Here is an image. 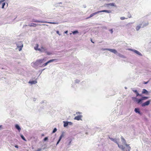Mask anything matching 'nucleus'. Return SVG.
Returning <instances> with one entry per match:
<instances>
[{
    "label": "nucleus",
    "instance_id": "obj_1",
    "mask_svg": "<svg viewBox=\"0 0 151 151\" xmlns=\"http://www.w3.org/2000/svg\"><path fill=\"white\" fill-rule=\"evenodd\" d=\"M39 47V45L38 44H36V46L35 47H34V49L36 50H38L40 52H45L46 51V49L45 47L42 46L41 47V48H38V47Z\"/></svg>",
    "mask_w": 151,
    "mask_h": 151
},
{
    "label": "nucleus",
    "instance_id": "obj_2",
    "mask_svg": "<svg viewBox=\"0 0 151 151\" xmlns=\"http://www.w3.org/2000/svg\"><path fill=\"white\" fill-rule=\"evenodd\" d=\"M17 48L19 49V51H20L22 50V48L23 47V44L21 41L18 42L17 43Z\"/></svg>",
    "mask_w": 151,
    "mask_h": 151
},
{
    "label": "nucleus",
    "instance_id": "obj_3",
    "mask_svg": "<svg viewBox=\"0 0 151 151\" xmlns=\"http://www.w3.org/2000/svg\"><path fill=\"white\" fill-rule=\"evenodd\" d=\"M33 22H41L42 23H49L50 24H55L56 23H55V22H47L46 21H38L37 20H34L33 21Z\"/></svg>",
    "mask_w": 151,
    "mask_h": 151
},
{
    "label": "nucleus",
    "instance_id": "obj_4",
    "mask_svg": "<svg viewBox=\"0 0 151 151\" xmlns=\"http://www.w3.org/2000/svg\"><path fill=\"white\" fill-rule=\"evenodd\" d=\"M151 102V100H148L146 102L142 103V106L143 107L148 105Z\"/></svg>",
    "mask_w": 151,
    "mask_h": 151
},
{
    "label": "nucleus",
    "instance_id": "obj_5",
    "mask_svg": "<svg viewBox=\"0 0 151 151\" xmlns=\"http://www.w3.org/2000/svg\"><path fill=\"white\" fill-rule=\"evenodd\" d=\"M132 99L133 100H135V101L138 103L139 104L142 102V98L141 99H137L136 97H132Z\"/></svg>",
    "mask_w": 151,
    "mask_h": 151
},
{
    "label": "nucleus",
    "instance_id": "obj_6",
    "mask_svg": "<svg viewBox=\"0 0 151 151\" xmlns=\"http://www.w3.org/2000/svg\"><path fill=\"white\" fill-rule=\"evenodd\" d=\"M46 60L44 59H39L37 60L36 61V63L37 64H41L43 63Z\"/></svg>",
    "mask_w": 151,
    "mask_h": 151
},
{
    "label": "nucleus",
    "instance_id": "obj_7",
    "mask_svg": "<svg viewBox=\"0 0 151 151\" xmlns=\"http://www.w3.org/2000/svg\"><path fill=\"white\" fill-rule=\"evenodd\" d=\"M124 149L123 151H129L130 149V147L129 146V145H126V146L124 147Z\"/></svg>",
    "mask_w": 151,
    "mask_h": 151
},
{
    "label": "nucleus",
    "instance_id": "obj_8",
    "mask_svg": "<svg viewBox=\"0 0 151 151\" xmlns=\"http://www.w3.org/2000/svg\"><path fill=\"white\" fill-rule=\"evenodd\" d=\"M82 116L81 115H78L75 117L74 119L77 120H81V118Z\"/></svg>",
    "mask_w": 151,
    "mask_h": 151
},
{
    "label": "nucleus",
    "instance_id": "obj_9",
    "mask_svg": "<svg viewBox=\"0 0 151 151\" xmlns=\"http://www.w3.org/2000/svg\"><path fill=\"white\" fill-rule=\"evenodd\" d=\"M54 60H50L48 61L46 63H45L43 64L42 65V66L43 67L47 65V64L48 63H50L52 62L53 61H54Z\"/></svg>",
    "mask_w": 151,
    "mask_h": 151
},
{
    "label": "nucleus",
    "instance_id": "obj_10",
    "mask_svg": "<svg viewBox=\"0 0 151 151\" xmlns=\"http://www.w3.org/2000/svg\"><path fill=\"white\" fill-rule=\"evenodd\" d=\"M107 50H109L111 52H112L114 54H116L117 53V51L115 49H107Z\"/></svg>",
    "mask_w": 151,
    "mask_h": 151
},
{
    "label": "nucleus",
    "instance_id": "obj_11",
    "mask_svg": "<svg viewBox=\"0 0 151 151\" xmlns=\"http://www.w3.org/2000/svg\"><path fill=\"white\" fill-rule=\"evenodd\" d=\"M98 13H99V11L98 12H96L95 13H92V14H91L88 17L86 18V19H88L94 16L95 15Z\"/></svg>",
    "mask_w": 151,
    "mask_h": 151
},
{
    "label": "nucleus",
    "instance_id": "obj_12",
    "mask_svg": "<svg viewBox=\"0 0 151 151\" xmlns=\"http://www.w3.org/2000/svg\"><path fill=\"white\" fill-rule=\"evenodd\" d=\"M99 13L102 12H105L107 13H110L111 12V10H102L101 11H99Z\"/></svg>",
    "mask_w": 151,
    "mask_h": 151
},
{
    "label": "nucleus",
    "instance_id": "obj_13",
    "mask_svg": "<svg viewBox=\"0 0 151 151\" xmlns=\"http://www.w3.org/2000/svg\"><path fill=\"white\" fill-rule=\"evenodd\" d=\"M134 111L136 113H137L141 115V113L140 111H139V108H135L134 109Z\"/></svg>",
    "mask_w": 151,
    "mask_h": 151
},
{
    "label": "nucleus",
    "instance_id": "obj_14",
    "mask_svg": "<svg viewBox=\"0 0 151 151\" xmlns=\"http://www.w3.org/2000/svg\"><path fill=\"white\" fill-rule=\"evenodd\" d=\"M63 136H64V135H63V134H62L61 135V136H60V137H59V139L58 140V142H57V143L56 145H57L59 143V142H60V141L61 140V139L63 137Z\"/></svg>",
    "mask_w": 151,
    "mask_h": 151
},
{
    "label": "nucleus",
    "instance_id": "obj_15",
    "mask_svg": "<svg viewBox=\"0 0 151 151\" xmlns=\"http://www.w3.org/2000/svg\"><path fill=\"white\" fill-rule=\"evenodd\" d=\"M133 91L134 92V93H135L136 94V96H141V95L139 94L137 90H133Z\"/></svg>",
    "mask_w": 151,
    "mask_h": 151
},
{
    "label": "nucleus",
    "instance_id": "obj_16",
    "mask_svg": "<svg viewBox=\"0 0 151 151\" xmlns=\"http://www.w3.org/2000/svg\"><path fill=\"white\" fill-rule=\"evenodd\" d=\"M28 26L29 27H35L37 26V24L34 23H32L29 24Z\"/></svg>",
    "mask_w": 151,
    "mask_h": 151
},
{
    "label": "nucleus",
    "instance_id": "obj_17",
    "mask_svg": "<svg viewBox=\"0 0 151 151\" xmlns=\"http://www.w3.org/2000/svg\"><path fill=\"white\" fill-rule=\"evenodd\" d=\"M37 81H29V83L32 84H35L37 83Z\"/></svg>",
    "mask_w": 151,
    "mask_h": 151
},
{
    "label": "nucleus",
    "instance_id": "obj_18",
    "mask_svg": "<svg viewBox=\"0 0 151 151\" xmlns=\"http://www.w3.org/2000/svg\"><path fill=\"white\" fill-rule=\"evenodd\" d=\"M142 25V24H139L136 27V29L137 31H138L139 29L141 27Z\"/></svg>",
    "mask_w": 151,
    "mask_h": 151
},
{
    "label": "nucleus",
    "instance_id": "obj_19",
    "mask_svg": "<svg viewBox=\"0 0 151 151\" xmlns=\"http://www.w3.org/2000/svg\"><path fill=\"white\" fill-rule=\"evenodd\" d=\"M116 143H117V144H118V147L123 150H124V146L122 145H119L118 143L116 142Z\"/></svg>",
    "mask_w": 151,
    "mask_h": 151
},
{
    "label": "nucleus",
    "instance_id": "obj_20",
    "mask_svg": "<svg viewBox=\"0 0 151 151\" xmlns=\"http://www.w3.org/2000/svg\"><path fill=\"white\" fill-rule=\"evenodd\" d=\"M15 126L16 128L18 130L19 132H20L21 130V128H20L19 126V125L18 124H16L15 125Z\"/></svg>",
    "mask_w": 151,
    "mask_h": 151
},
{
    "label": "nucleus",
    "instance_id": "obj_21",
    "mask_svg": "<svg viewBox=\"0 0 151 151\" xmlns=\"http://www.w3.org/2000/svg\"><path fill=\"white\" fill-rule=\"evenodd\" d=\"M106 6H115V4L114 3H112L107 4L106 5Z\"/></svg>",
    "mask_w": 151,
    "mask_h": 151
},
{
    "label": "nucleus",
    "instance_id": "obj_22",
    "mask_svg": "<svg viewBox=\"0 0 151 151\" xmlns=\"http://www.w3.org/2000/svg\"><path fill=\"white\" fill-rule=\"evenodd\" d=\"M134 52L135 53H136L137 54H138V55H142L141 53L137 50H134Z\"/></svg>",
    "mask_w": 151,
    "mask_h": 151
},
{
    "label": "nucleus",
    "instance_id": "obj_23",
    "mask_svg": "<svg viewBox=\"0 0 151 151\" xmlns=\"http://www.w3.org/2000/svg\"><path fill=\"white\" fill-rule=\"evenodd\" d=\"M142 93H147L148 91L145 89H143L142 92Z\"/></svg>",
    "mask_w": 151,
    "mask_h": 151
},
{
    "label": "nucleus",
    "instance_id": "obj_24",
    "mask_svg": "<svg viewBox=\"0 0 151 151\" xmlns=\"http://www.w3.org/2000/svg\"><path fill=\"white\" fill-rule=\"evenodd\" d=\"M148 98H149L148 97L144 96V97H142V100H146V99H148Z\"/></svg>",
    "mask_w": 151,
    "mask_h": 151
},
{
    "label": "nucleus",
    "instance_id": "obj_25",
    "mask_svg": "<svg viewBox=\"0 0 151 151\" xmlns=\"http://www.w3.org/2000/svg\"><path fill=\"white\" fill-rule=\"evenodd\" d=\"M20 136L21 137V138L23 140H24V141H26V139H25V138H24V136L22 135H20Z\"/></svg>",
    "mask_w": 151,
    "mask_h": 151
},
{
    "label": "nucleus",
    "instance_id": "obj_26",
    "mask_svg": "<svg viewBox=\"0 0 151 151\" xmlns=\"http://www.w3.org/2000/svg\"><path fill=\"white\" fill-rule=\"evenodd\" d=\"M64 127H66L68 125V122H64Z\"/></svg>",
    "mask_w": 151,
    "mask_h": 151
},
{
    "label": "nucleus",
    "instance_id": "obj_27",
    "mask_svg": "<svg viewBox=\"0 0 151 151\" xmlns=\"http://www.w3.org/2000/svg\"><path fill=\"white\" fill-rule=\"evenodd\" d=\"M128 17L129 18H130L131 17V14H130V13L128 12Z\"/></svg>",
    "mask_w": 151,
    "mask_h": 151
},
{
    "label": "nucleus",
    "instance_id": "obj_28",
    "mask_svg": "<svg viewBox=\"0 0 151 151\" xmlns=\"http://www.w3.org/2000/svg\"><path fill=\"white\" fill-rule=\"evenodd\" d=\"M148 23L147 22V23H146L145 24H143V26L142 27H144L145 26H146L148 25Z\"/></svg>",
    "mask_w": 151,
    "mask_h": 151
},
{
    "label": "nucleus",
    "instance_id": "obj_29",
    "mask_svg": "<svg viewBox=\"0 0 151 151\" xmlns=\"http://www.w3.org/2000/svg\"><path fill=\"white\" fill-rule=\"evenodd\" d=\"M57 129L56 128H55L52 131V133H54L57 131Z\"/></svg>",
    "mask_w": 151,
    "mask_h": 151
},
{
    "label": "nucleus",
    "instance_id": "obj_30",
    "mask_svg": "<svg viewBox=\"0 0 151 151\" xmlns=\"http://www.w3.org/2000/svg\"><path fill=\"white\" fill-rule=\"evenodd\" d=\"M5 5V2H3L2 3V8H4V6Z\"/></svg>",
    "mask_w": 151,
    "mask_h": 151
},
{
    "label": "nucleus",
    "instance_id": "obj_31",
    "mask_svg": "<svg viewBox=\"0 0 151 151\" xmlns=\"http://www.w3.org/2000/svg\"><path fill=\"white\" fill-rule=\"evenodd\" d=\"M127 18H125L124 17H122L120 18L121 20H123L125 19H127Z\"/></svg>",
    "mask_w": 151,
    "mask_h": 151
},
{
    "label": "nucleus",
    "instance_id": "obj_32",
    "mask_svg": "<svg viewBox=\"0 0 151 151\" xmlns=\"http://www.w3.org/2000/svg\"><path fill=\"white\" fill-rule=\"evenodd\" d=\"M45 52H46V53L48 55H50L51 54V53L49 52H47L46 51Z\"/></svg>",
    "mask_w": 151,
    "mask_h": 151
},
{
    "label": "nucleus",
    "instance_id": "obj_33",
    "mask_svg": "<svg viewBox=\"0 0 151 151\" xmlns=\"http://www.w3.org/2000/svg\"><path fill=\"white\" fill-rule=\"evenodd\" d=\"M48 138L47 137H45L44 138V139L43 140L44 141H46V140H48Z\"/></svg>",
    "mask_w": 151,
    "mask_h": 151
},
{
    "label": "nucleus",
    "instance_id": "obj_34",
    "mask_svg": "<svg viewBox=\"0 0 151 151\" xmlns=\"http://www.w3.org/2000/svg\"><path fill=\"white\" fill-rule=\"evenodd\" d=\"M42 148H38L35 151H41L42 150Z\"/></svg>",
    "mask_w": 151,
    "mask_h": 151
},
{
    "label": "nucleus",
    "instance_id": "obj_35",
    "mask_svg": "<svg viewBox=\"0 0 151 151\" xmlns=\"http://www.w3.org/2000/svg\"><path fill=\"white\" fill-rule=\"evenodd\" d=\"M78 33V31H74V32H73V34H76V33Z\"/></svg>",
    "mask_w": 151,
    "mask_h": 151
},
{
    "label": "nucleus",
    "instance_id": "obj_36",
    "mask_svg": "<svg viewBox=\"0 0 151 151\" xmlns=\"http://www.w3.org/2000/svg\"><path fill=\"white\" fill-rule=\"evenodd\" d=\"M81 114V113L80 112H76V114Z\"/></svg>",
    "mask_w": 151,
    "mask_h": 151
},
{
    "label": "nucleus",
    "instance_id": "obj_37",
    "mask_svg": "<svg viewBox=\"0 0 151 151\" xmlns=\"http://www.w3.org/2000/svg\"><path fill=\"white\" fill-rule=\"evenodd\" d=\"M148 82H149V81H147V82H145V81H144L143 82V83L144 84H146Z\"/></svg>",
    "mask_w": 151,
    "mask_h": 151
},
{
    "label": "nucleus",
    "instance_id": "obj_38",
    "mask_svg": "<svg viewBox=\"0 0 151 151\" xmlns=\"http://www.w3.org/2000/svg\"><path fill=\"white\" fill-rule=\"evenodd\" d=\"M109 31L111 32V33L112 34L113 32V29H110Z\"/></svg>",
    "mask_w": 151,
    "mask_h": 151
},
{
    "label": "nucleus",
    "instance_id": "obj_39",
    "mask_svg": "<svg viewBox=\"0 0 151 151\" xmlns=\"http://www.w3.org/2000/svg\"><path fill=\"white\" fill-rule=\"evenodd\" d=\"M56 32H57V34H58V35H60V34L59 33V32L58 31H57Z\"/></svg>",
    "mask_w": 151,
    "mask_h": 151
},
{
    "label": "nucleus",
    "instance_id": "obj_40",
    "mask_svg": "<svg viewBox=\"0 0 151 151\" xmlns=\"http://www.w3.org/2000/svg\"><path fill=\"white\" fill-rule=\"evenodd\" d=\"M5 0H1V1H0V4L2 2L4 1Z\"/></svg>",
    "mask_w": 151,
    "mask_h": 151
},
{
    "label": "nucleus",
    "instance_id": "obj_41",
    "mask_svg": "<svg viewBox=\"0 0 151 151\" xmlns=\"http://www.w3.org/2000/svg\"><path fill=\"white\" fill-rule=\"evenodd\" d=\"M110 139L112 141H115V139L112 138H110Z\"/></svg>",
    "mask_w": 151,
    "mask_h": 151
},
{
    "label": "nucleus",
    "instance_id": "obj_42",
    "mask_svg": "<svg viewBox=\"0 0 151 151\" xmlns=\"http://www.w3.org/2000/svg\"><path fill=\"white\" fill-rule=\"evenodd\" d=\"M15 147H16V148H18V146L17 145H15Z\"/></svg>",
    "mask_w": 151,
    "mask_h": 151
},
{
    "label": "nucleus",
    "instance_id": "obj_43",
    "mask_svg": "<svg viewBox=\"0 0 151 151\" xmlns=\"http://www.w3.org/2000/svg\"><path fill=\"white\" fill-rule=\"evenodd\" d=\"M42 136H44V134H42Z\"/></svg>",
    "mask_w": 151,
    "mask_h": 151
},
{
    "label": "nucleus",
    "instance_id": "obj_44",
    "mask_svg": "<svg viewBox=\"0 0 151 151\" xmlns=\"http://www.w3.org/2000/svg\"><path fill=\"white\" fill-rule=\"evenodd\" d=\"M68 32V31H66L65 32V33H67Z\"/></svg>",
    "mask_w": 151,
    "mask_h": 151
},
{
    "label": "nucleus",
    "instance_id": "obj_45",
    "mask_svg": "<svg viewBox=\"0 0 151 151\" xmlns=\"http://www.w3.org/2000/svg\"><path fill=\"white\" fill-rule=\"evenodd\" d=\"M91 42H92V43H94V42H93V41H92V40H91Z\"/></svg>",
    "mask_w": 151,
    "mask_h": 151
},
{
    "label": "nucleus",
    "instance_id": "obj_46",
    "mask_svg": "<svg viewBox=\"0 0 151 151\" xmlns=\"http://www.w3.org/2000/svg\"><path fill=\"white\" fill-rule=\"evenodd\" d=\"M1 126H2V125H0V128H1Z\"/></svg>",
    "mask_w": 151,
    "mask_h": 151
},
{
    "label": "nucleus",
    "instance_id": "obj_47",
    "mask_svg": "<svg viewBox=\"0 0 151 151\" xmlns=\"http://www.w3.org/2000/svg\"><path fill=\"white\" fill-rule=\"evenodd\" d=\"M122 139H123V140H124V141H125L124 139L123 138H122Z\"/></svg>",
    "mask_w": 151,
    "mask_h": 151
}]
</instances>
